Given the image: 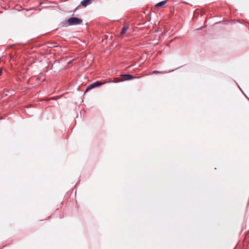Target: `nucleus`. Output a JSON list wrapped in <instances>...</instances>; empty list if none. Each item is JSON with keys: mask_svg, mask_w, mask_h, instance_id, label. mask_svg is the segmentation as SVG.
Segmentation results:
<instances>
[{"mask_svg": "<svg viewBox=\"0 0 249 249\" xmlns=\"http://www.w3.org/2000/svg\"><path fill=\"white\" fill-rule=\"evenodd\" d=\"M118 82V81H115L114 80H110V81H96L94 83H92V84H90L89 86H88L87 87V89H86L85 91H84V93H86L88 91H89V90L94 89L96 87H100L102 85H103L107 83H116Z\"/></svg>", "mask_w": 249, "mask_h": 249, "instance_id": "f257e3e1", "label": "nucleus"}, {"mask_svg": "<svg viewBox=\"0 0 249 249\" xmlns=\"http://www.w3.org/2000/svg\"><path fill=\"white\" fill-rule=\"evenodd\" d=\"M83 21L81 19L75 17H71L68 19V22L70 25H80Z\"/></svg>", "mask_w": 249, "mask_h": 249, "instance_id": "f03ea898", "label": "nucleus"}, {"mask_svg": "<svg viewBox=\"0 0 249 249\" xmlns=\"http://www.w3.org/2000/svg\"><path fill=\"white\" fill-rule=\"evenodd\" d=\"M122 76L124 78L123 80H132L134 78L133 76L130 74H124L122 75Z\"/></svg>", "mask_w": 249, "mask_h": 249, "instance_id": "7ed1b4c3", "label": "nucleus"}, {"mask_svg": "<svg viewBox=\"0 0 249 249\" xmlns=\"http://www.w3.org/2000/svg\"><path fill=\"white\" fill-rule=\"evenodd\" d=\"M167 2L166 0L160 1L155 5L156 7H160L164 6Z\"/></svg>", "mask_w": 249, "mask_h": 249, "instance_id": "20e7f679", "label": "nucleus"}, {"mask_svg": "<svg viewBox=\"0 0 249 249\" xmlns=\"http://www.w3.org/2000/svg\"><path fill=\"white\" fill-rule=\"evenodd\" d=\"M127 30H128L127 27H125V26L123 27L122 28V30H121V33H120L121 35H123L126 32Z\"/></svg>", "mask_w": 249, "mask_h": 249, "instance_id": "39448f33", "label": "nucleus"}, {"mask_svg": "<svg viewBox=\"0 0 249 249\" xmlns=\"http://www.w3.org/2000/svg\"><path fill=\"white\" fill-rule=\"evenodd\" d=\"M165 72H167V71H152L151 72V74H158V73H165Z\"/></svg>", "mask_w": 249, "mask_h": 249, "instance_id": "423d86ee", "label": "nucleus"}, {"mask_svg": "<svg viewBox=\"0 0 249 249\" xmlns=\"http://www.w3.org/2000/svg\"><path fill=\"white\" fill-rule=\"evenodd\" d=\"M15 10L18 11H21V10H24V9H22L21 8V6L20 5H17L15 6Z\"/></svg>", "mask_w": 249, "mask_h": 249, "instance_id": "0eeeda50", "label": "nucleus"}, {"mask_svg": "<svg viewBox=\"0 0 249 249\" xmlns=\"http://www.w3.org/2000/svg\"><path fill=\"white\" fill-rule=\"evenodd\" d=\"M2 69H0V76L2 74Z\"/></svg>", "mask_w": 249, "mask_h": 249, "instance_id": "6e6552de", "label": "nucleus"}, {"mask_svg": "<svg viewBox=\"0 0 249 249\" xmlns=\"http://www.w3.org/2000/svg\"><path fill=\"white\" fill-rule=\"evenodd\" d=\"M32 10V9H25L26 11H28Z\"/></svg>", "mask_w": 249, "mask_h": 249, "instance_id": "1a4fd4ad", "label": "nucleus"}, {"mask_svg": "<svg viewBox=\"0 0 249 249\" xmlns=\"http://www.w3.org/2000/svg\"><path fill=\"white\" fill-rule=\"evenodd\" d=\"M50 99H54V100H55V98L54 97H53V98H50L49 100H50Z\"/></svg>", "mask_w": 249, "mask_h": 249, "instance_id": "9d476101", "label": "nucleus"}, {"mask_svg": "<svg viewBox=\"0 0 249 249\" xmlns=\"http://www.w3.org/2000/svg\"><path fill=\"white\" fill-rule=\"evenodd\" d=\"M244 95H245V96H246V97L247 99H249V98H248L246 94H244Z\"/></svg>", "mask_w": 249, "mask_h": 249, "instance_id": "9b49d317", "label": "nucleus"}]
</instances>
